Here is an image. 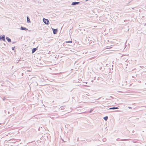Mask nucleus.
Returning <instances> with one entry per match:
<instances>
[{"instance_id":"8","label":"nucleus","mask_w":146,"mask_h":146,"mask_svg":"<svg viewBox=\"0 0 146 146\" xmlns=\"http://www.w3.org/2000/svg\"><path fill=\"white\" fill-rule=\"evenodd\" d=\"M118 108L117 107H112L111 108L109 109V110H114L116 109H117Z\"/></svg>"},{"instance_id":"11","label":"nucleus","mask_w":146,"mask_h":146,"mask_svg":"<svg viewBox=\"0 0 146 146\" xmlns=\"http://www.w3.org/2000/svg\"><path fill=\"white\" fill-rule=\"evenodd\" d=\"M66 43H72V41H66Z\"/></svg>"},{"instance_id":"15","label":"nucleus","mask_w":146,"mask_h":146,"mask_svg":"<svg viewBox=\"0 0 146 146\" xmlns=\"http://www.w3.org/2000/svg\"><path fill=\"white\" fill-rule=\"evenodd\" d=\"M15 48V47H12V49L13 50H14Z\"/></svg>"},{"instance_id":"20","label":"nucleus","mask_w":146,"mask_h":146,"mask_svg":"<svg viewBox=\"0 0 146 146\" xmlns=\"http://www.w3.org/2000/svg\"><path fill=\"white\" fill-rule=\"evenodd\" d=\"M86 0V1H88V0Z\"/></svg>"},{"instance_id":"4","label":"nucleus","mask_w":146,"mask_h":146,"mask_svg":"<svg viewBox=\"0 0 146 146\" xmlns=\"http://www.w3.org/2000/svg\"><path fill=\"white\" fill-rule=\"evenodd\" d=\"M79 3H80L79 2H73L71 5H76L78 4Z\"/></svg>"},{"instance_id":"9","label":"nucleus","mask_w":146,"mask_h":146,"mask_svg":"<svg viewBox=\"0 0 146 146\" xmlns=\"http://www.w3.org/2000/svg\"><path fill=\"white\" fill-rule=\"evenodd\" d=\"M27 22L28 23H30L31 21L28 17H27Z\"/></svg>"},{"instance_id":"10","label":"nucleus","mask_w":146,"mask_h":146,"mask_svg":"<svg viewBox=\"0 0 146 146\" xmlns=\"http://www.w3.org/2000/svg\"><path fill=\"white\" fill-rule=\"evenodd\" d=\"M104 119L105 120L107 121L108 119V117L107 116H106L104 117Z\"/></svg>"},{"instance_id":"19","label":"nucleus","mask_w":146,"mask_h":146,"mask_svg":"<svg viewBox=\"0 0 146 146\" xmlns=\"http://www.w3.org/2000/svg\"><path fill=\"white\" fill-rule=\"evenodd\" d=\"M128 61V60H126V62H127V61Z\"/></svg>"},{"instance_id":"2","label":"nucleus","mask_w":146,"mask_h":146,"mask_svg":"<svg viewBox=\"0 0 146 146\" xmlns=\"http://www.w3.org/2000/svg\"><path fill=\"white\" fill-rule=\"evenodd\" d=\"M0 39L1 40H3V41H5V35H1L0 37Z\"/></svg>"},{"instance_id":"6","label":"nucleus","mask_w":146,"mask_h":146,"mask_svg":"<svg viewBox=\"0 0 146 146\" xmlns=\"http://www.w3.org/2000/svg\"><path fill=\"white\" fill-rule=\"evenodd\" d=\"M37 48H33L32 50V53H33L37 50Z\"/></svg>"},{"instance_id":"21","label":"nucleus","mask_w":146,"mask_h":146,"mask_svg":"<svg viewBox=\"0 0 146 146\" xmlns=\"http://www.w3.org/2000/svg\"><path fill=\"white\" fill-rule=\"evenodd\" d=\"M14 42H13V43H14Z\"/></svg>"},{"instance_id":"13","label":"nucleus","mask_w":146,"mask_h":146,"mask_svg":"<svg viewBox=\"0 0 146 146\" xmlns=\"http://www.w3.org/2000/svg\"><path fill=\"white\" fill-rule=\"evenodd\" d=\"M106 138H104L103 139V141H106Z\"/></svg>"},{"instance_id":"12","label":"nucleus","mask_w":146,"mask_h":146,"mask_svg":"<svg viewBox=\"0 0 146 146\" xmlns=\"http://www.w3.org/2000/svg\"><path fill=\"white\" fill-rule=\"evenodd\" d=\"M31 70H32L31 69L30 70H27V71L28 72H31Z\"/></svg>"},{"instance_id":"1","label":"nucleus","mask_w":146,"mask_h":146,"mask_svg":"<svg viewBox=\"0 0 146 146\" xmlns=\"http://www.w3.org/2000/svg\"><path fill=\"white\" fill-rule=\"evenodd\" d=\"M43 21L44 23L48 25L49 24V22L48 19L43 18Z\"/></svg>"},{"instance_id":"17","label":"nucleus","mask_w":146,"mask_h":146,"mask_svg":"<svg viewBox=\"0 0 146 146\" xmlns=\"http://www.w3.org/2000/svg\"><path fill=\"white\" fill-rule=\"evenodd\" d=\"M92 110H91L90 111V113H91L92 112Z\"/></svg>"},{"instance_id":"18","label":"nucleus","mask_w":146,"mask_h":146,"mask_svg":"<svg viewBox=\"0 0 146 146\" xmlns=\"http://www.w3.org/2000/svg\"><path fill=\"white\" fill-rule=\"evenodd\" d=\"M128 108H130V109L131 108V107H128Z\"/></svg>"},{"instance_id":"14","label":"nucleus","mask_w":146,"mask_h":146,"mask_svg":"<svg viewBox=\"0 0 146 146\" xmlns=\"http://www.w3.org/2000/svg\"><path fill=\"white\" fill-rule=\"evenodd\" d=\"M6 98L5 97H4L3 98V101H4L5 100V99Z\"/></svg>"},{"instance_id":"16","label":"nucleus","mask_w":146,"mask_h":146,"mask_svg":"<svg viewBox=\"0 0 146 146\" xmlns=\"http://www.w3.org/2000/svg\"><path fill=\"white\" fill-rule=\"evenodd\" d=\"M74 49H73V50H70L71 51H72V52H74Z\"/></svg>"},{"instance_id":"7","label":"nucleus","mask_w":146,"mask_h":146,"mask_svg":"<svg viewBox=\"0 0 146 146\" xmlns=\"http://www.w3.org/2000/svg\"><path fill=\"white\" fill-rule=\"evenodd\" d=\"M6 39L9 42H11V39L9 38L8 37H6Z\"/></svg>"},{"instance_id":"3","label":"nucleus","mask_w":146,"mask_h":146,"mask_svg":"<svg viewBox=\"0 0 146 146\" xmlns=\"http://www.w3.org/2000/svg\"><path fill=\"white\" fill-rule=\"evenodd\" d=\"M52 29L53 31V34H56L57 31V29Z\"/></svg>"},{"instance_id":"5","label":"nucleus","mask_w":146,"mask_h":146,"mask_svg":"<svg viewBox=\"0 0 146 146\" xmlns=\"http://www.w3.org/2000/svg\"><path fill=\"white\" fill-rule=\"evenodd\" d=\"M21 30H25L27 31L28 30V29L24 27H21Z\"/></svg>"}]
</instances>
